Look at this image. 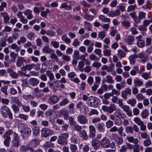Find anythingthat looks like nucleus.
Listing matches in <instances>:
<instances>
[{
  "label": "nucleus",
  "mask_w": 152,
  "mask_h": 152,
  "mask_svg": "<svg viewBox=\"0 0 152 152\" xmlns=\"http://www.w3.org/2000/svg\"><path fill=\"white\" fill-rule=\"evenodd\" d=\"M0 112L2 116L4 118H7L8 116L10 119L13 118L12 114L10 108L6 105L1 106L0 109Z\"/></svg>",
  "instance_id": "nucleus-1"
},
{
  "label": "nucleus",
  "mask_w": 152,
  "mask_h": 152,
  "mask_svg": "<svg viewBox=\"0 0 152 152\" xmlns=\"http://www.w3.org/2000/svg\"><path fill=\"white\" fill-rule=\"evenodd\" d=\"M99 99L97 98L91 96L89 98H86V102L90 106L96 107L99 103Z\"/></svg>",
  "instance_id": "nucleus-2"
},
{
  "label": "nucleus",
  "mask_w": 152,
  "mask_h": 152,
  "mask_svg": "<svg viewBox=\"0 0 152 152\" xmlns=\"http://www.w3.org/2000/svg\"><path fill=\"white\" fill-rule=\"evenodd\" d=\"M18 130L21 133L27 136L31 134V129L23 124H19Z\"/></svg>",
  "instance_id": "nucleus-3"
},
{
  "label": "nucleus",
  "mask_w": 152,
  "mask_h": 152,
  "mask_svg": "<svg viewBox=\"0 0 152 152\" xmlns=\"http://www.w3.org/2000/svg\"><path fill=\"white\" fill-rule=\"evenodd\" d=\"M49 86L50 87L53 89L54 91H56L58 88H64V85L63 84L60 83L59 80H57L53 83L48 82Z\"/></svg>",
  "instance_id": "nucleus-4"
},
{
  "label": "nucleus",
  "mask_w": 152,
  "mask_h": 152,
  "mask_svg": "<svg viewBox=\"0 0 152 152\" xmlns=\"http://www.w3.org/2000/svg\"><path fill=\"white\" fill-rule=\"evenodd\" d=\"M102 110L105 112L111 113L116 110V107L115 104H111L110 106H103L102 107Z\"/></svg>",
  "instance_id": "nucleus-5"
},
{
  "label": "nucleus",
  "mask_w": 152,
  "mask_h": 152,
  "mask_svg": "<svg viewBox=\"0 0 152 152\" xmlns=\"http://www.w3.org/2000/svg\"><path fill=\"white\" fill-rule=\"evenodd\" d=\"M41 136L44 137H46L49 136L54 134V132L50 129L46 128H43L41 130Z\"/></svg>",
  "instance_id": "nucleus-6"
},
{
  "label": "nucleus",
  "mask_w": 152,
  "mask_h": 152,
  "mask_svg": "<svg viewBox=\"0 0 152 152\" xmlns=\"http://www.w3.org/2000/svg\"><path fill=\"white\" fill-rule=\"evenodd\" d=\"M100 144L103 148H108L110 146V140L107 137H104L100 141Z\"/></svg>",
  "instance_id": "nucleus-7"
},
{
  "label": "nucleus",
  "mask_w": 152,
  "mask_h": 152,
  "mask_svg": "<svg viewBox=\"0 0 152 152\" xmlns=\"http://www.w3.org/2000/svg\"><path fill=\"white\" fill-rule=\"evenodd\" d=\"M13 138L12 142V145L13 147H17L19 144L20 140L18 134L15 133H13Z\"/></svg>",
  "instance_id": "nucleus-8"
},
{
  "label": "nucleus",
  "mask_w": 152,
  "mask_h": 152,
  "mask_svg": "<svg viewBox=\"0 0 152 152\" xmlns=\"http://www.w3.org/2000/svg\"><path fill=\"white\" fill-rule=\"evenodd\" d=\"M134 145L129 142H126V145H123L119 150L120 152H126L127 149L132 150L133 148Z\"/></svg>",
  "instance_id": "nucleus-9"
},
{
  "label": "nucleus",
  "mask_w": 152,
  "mask_h": 152,
  "mask_svg": "<svg viewBox=\"0 0 152 152\" xmlns=\"http://www.w3.org/2000/svg\"><path fill=\"white\" fill-rule=\"evenodd\" d=\"M60 99V98L58 96L55 95H52L50 96L48 100V102L50 104H54L57 103Z\"/></svg>",
  "instance_id": "nucleus-10"
},
{
  "label": "nucleus",
  "mask_w": 152,
  "mask_h": 152,
  "mask_svg": "<svg viewBox=\"0 0 152 152\" xmlns=\"http://www.w3.org/2000/svg\"><path fill=\"white\" fill-rule=\"evenodd\" d=\"M131 94V90L129 88H127L125 90L123 91L121 93V96L124 99H127L128 95H130Z\"/></svg>",
  "instance_id": "nucleus-11"
},
{
  "label": "nucleus",
  "mask_w": 152,
  "mask_h": 152,
  "mask_svg": "<svg viewBox=\"0 0 152 152\" xmlns=\"http://www.w3.org/2000/svg\"><path fill=\"white\" fill-rule=\"evenodd\" d=\"M142 36L139 35L136 37L137 40V46L140 48H142L145 46V42L144 41L141 39Z\"/></svg>",
  "instance_id": "nucleus-12"
},
{
  "label": "nucleus",
  "mask_w": 152,
  "mask_h": 152,
  "mask_svg": "<svg viewBox=\"0 0 152 152\" xmlns=\"http://www.w3.org/2000/svg\"><path fill=\"white\" fill-rule=\"evenodd\" d=\"M123 111L125 112L126 115L129 117H132V114L131 110L130 109L129 106L125 105L123 106L121 108Z\"/></svg>",
  "instance_id": "nucleus-13"
},
{
  "label": "nucleus",
  "mask_w": 152,
  "mask_h": 152,
  "mask_svg": "<svg viewBox=\"0 0 152 152\" xmlns=\"http://www.w3.org/2000/svg\"><path fill=\"white\" fill-rule=\"evenodd\" d=\"M113 139L116 142L117 145L118 146L123 143V138L121 137H119L117 135H115L114 136Z\"/></svg>",
  "instance_id": "nucleus-14"
},
{
  "label": "nucleus",
  "mask_w": 152,
  "mask_h": 152,
  "mask_svg": "<svg viewBox=\"0 0 152 152\" xmlns=\"http://www.w3.org/2000/svg\"><path fill=\"white\" fill-rule=\"evenodd\" d=\"M39 82V80L34 77L31 78L28 80V84L33 86H37Z\"/></svg>",
  "instance_id": "nucleus-15"
},
{
  "label": "nucleus",
  "mask_w": 152,
  "mask_h": 152,
  "mask_svg": "<svg viewBox=\"0 0 152 152\" xmlns=\"http://www.w3.org/2000/svg\"><path fill=\"white\" fill-rule=\"evenodd\" d=\"M1 16L3 18L4 22L5 23H7L10 19V17L8 14L6 12H2L0 13Z\"/></svg>",
  "instance_id": "nucleus-16"
},
{
  "label": "nucleus",
  "mask_w": 152,
  "mask_h": 152,
  "mask_svg": "<svg viewBox=\"0 0 152 152\" xmlns=\"http://www.w3.org/2000/svg\"><path fill=\"white\" fill-rule=\"evenodd\" d=\"M124 42L128 45L132 44L134 40V38L133 36L129 35L124 38Z\"/></svg>",
  "instance_id": "nucleus-17"
},
{
  "label": "nucleus",
  "mask_w": 152,
  "mask_h": 152,
  "mask_svg": "<svg viewBox=\"0 0 152 152\" xmlns=\"http://www.w3.org/2000/svg\"><path fill=\"white\" fill-rule=\"evenodd\" d=\"M126 139L129 142L132 143L134 144H137L139 142L138 139L134 138L133 136H127Z\"/></svg>",
  "instance_id": "nucleus-18"
},
{
  "label": "nucleus",
  "mask_w": 152,
  "mask_h": 152,
  "mask_svg": "<svg viewBox=\"0 0 152 152\" xmlns=\"http://www.w3.org/2000/svg\"><path fill=\"white\" fill-rule=\"evenodd\" d=\"M92 145L95 150L98 149L100 147V143L99 141L96 139H93L92 141Z\"/></svg>",
  "instance_id": "nucleus-19"
},
{
  "label": "nucleus",
  "mask_w": 152,
  "mask_h": 152,
  "mask_svg": "<svg viewBox=\"0 0 152 152\" xmlns=\"http://www.w3.org/2000/svg\"><path fill=\"white\" fill-rule=\"evenodd\" d=\"M96 127L100 132H104L105 131L104 124L103 123H98L97 124Z\"/></svg>",
  "instance_id": "nucleus-20"
},
{
  "label": "nucleus",
  "mask_w": 152,
  "mask_h": 152,
  "mask_svg": "<svg viewBox=\"0 0 152 152\" xmlns=\"http://www.w3.org/2000/svg\"><path fill=\"white\" fill-rule=\"evenodd\" d=\"M133 83L135 87H140L143 85V82L139 79L135 78L133 80Z\"/></svg>",
  "instance_id": "nucleus-21"
},
{
  "label": "nucleus",
  "mask_w": 152,
  "mask_h": 152,
  "mask_svg": "<svg viewBox=\"0 0 152 152\" xmlns=\"http://www.w3.org/2000/svg\"><path fill=\"white\" fill-rule=\"evenodd\" d=\"M12 28L8 26H4V29L2 31L4 34V37H7L8 36V34L7 32H10L12 30Z\"/></svg>",
  "instance_id": "nucleus-22"
},
{
  "label": "nucleus",
  "mask_w": 152,
  "mask_h": 152,
  "mask_svg": "<svg viewBox=\"0 0 152 152\" xmlns=\"http://www.w3.org/2000/svg\"><path fill=\"white\" fill-rule=\"evenodd\" d=\"M34 66L33 64H27L25 66L22 67L20 69L22 71H24L26 73V70L30 71L33 67H34Z\"/></svg>",
  "instance_id": "nucleus-23"
},
{
  "label": "nucleus",
  "mask_w": 152,
  "mask_h": 152,
  "mask_svg": "<svg viewBox=\"0 0 152 152\" xmlns=\"http://www.w3.org/2000/svg\"><path fill=\"white\" fill-rule=\"evenodd\" d=\"M8 72L10 75L11 77L13 78L16 79L18 77V73L14 71L11 69H9L7 70Z\"/></svg>",
  "instance_id": "nucleus-24"
},
{
  "label": "nucleus",
  "mask_w": 152,
  "mask_h": 152,
  "mask_svg": "<svg viewBox=\"0 0 152 152\" xmlns=\"http://www.w3.org/2000/svg\"><path fill=\"white\" fill-rule=\"evenodd\" d=\"M29 150L31 152H32L33 151L32 148L29 147L27 146L22 145L21 146L20 151L22 152H26V151Z\"/></svg>",
  "instance_id": "nucleus-25"
},
{
  "label": "nucleus",
  "mask_w": 152,
  "mask_h": 152,
  "mask_svg": "<svg viewBox=\"0 0 152 152\" xmlns=\"http://www.w3.org/2000/svg\"><path fill=\"white\" fill-rule=\"evenodd\" d=\"M24 60V57L18 56L16 63V65L17 66L20 67L23 63Z\"/></svg>",
  "instance_id": "nucleus-26"
},
{
  "label": "nucleus",
  "mask_w": 152,
  "mask_h": 152,
  "mask_svg": "<svg viewBox=\"0 0 152 152\" xmlns=\"http://www.w3.org/2000/svg\"><path fill=\"white\" fill-rule=\"evenodd\" d=\"M24 14L27 16V18L30 20L32 19L33 17V16L32 14V11L29 10H27L24 11Z\"/></svg>",
  "instance_id": "nucleus-27"
},
{
  "label": "nucleus",
  "mask_w": 152,
  "mask_h": 152,
  "mask_svg": "<svg viewBox=\"0 0 152 152\" xmlns=\"http://www.w3.org/2000/svg\"><path fill=\"white\" fill-rule=\"evenodd\" d=\"M141 76L144 79L148 80L151 78V72H144L142 74Z\"/></svg>",
  "instance_id": "nucleus-28"
},
{
  "label": "nucleus",
  "mask_w": 152,
  "mask_h": 152,
  "mask_svg": "<svg viewBox=\"0 0 152 152\" xmlns=\"http://www.w3.org/2000/svg\"><path fill=\"white\" fill-rule=\"evenodd\" d=\"M126 54L124 52L121 50H118L117 56L120 59L126 57Z\"/></svg>",
  "instance_id": "nucleus-29"
},
{
  "label": "nucleus",
  "mask_w": 152,
  "mask_h": 152,
  "mask_svg": "<svg viewBox=\"0 0 152 152\" xmlns=\"http://www.w3.org/2000/svg\"><path fill=\"white\" fill-rule=\"evenodd\" d=\"M57 142L60 145H64V144H67V141H65L64 139H63L60 135L58 136Z\"/></svg>",
  "instance_id": "nucleus-30"
},
{
  "label": "nucleus",
  "mask_w": 152,
  "mask_h": 152,
  "mask_svg": "<svg viewBox=\"0 0 152 152\" xmlns=\"http://www.w3.org/2000/svg\"><path fill=\"white\" fill-rule=\"evenodd\" d=\"M68 113V111L66 110H62L60 112V114L64 116V119L66 120H67L69 117Z\"/></svg>",
  "instance_id": "nucleus-31"
},
{
  "label": "nucleus",
  "mask_w": 152,
  "mask_h": 152,
  "mask_svg": "<svg viewBox=\"0 0 152 152\" xmlns=\"http://www.w3.org/2000/svg\"><path fill=\"white\" fill-rule=\"evenodd\" d=\"M136 54H134L130 56L129 57L130 63L131 64H134L135 62V58H137Z\"/></svg>",
  "instance_id": "nucleus-32"
},
{
  "label": "nucleus",
  "mask_w": 152,
  "mask_h": 152,
  "mask_svg": "<svg viewBox=\"0 0 152 152\" xmlns=\"http://www.w3.org/2000/svg\"><path fill=\"white\" fill-rule=\"evenodd\" d=\"M10 47L12 49L15 50L16 52H19L20 50V47L18 46L15 43L12 44Z\"/></svg>",
  "instance_id": "nucleus-33"
},
{
  "label": "nucleus",
  "mask_w": 152,
  "mask_h": 152,
  "mask_svg": "<svg viewBox=\"0 0 152 152\" xmlns=\"http://www.w3.org/2000/svg\"><path fill=\"white\" fill-rule=\"evenodd\" d=\"M60 8H64L65 10H69L72 9L70 5H67V3H62L60 6Z\"/></svg>",
  "instance_id": "nucleus-34"
},
{
  "label": "nucleus",
  "mask_w": 152,
  "mask_h": 152,
  "mask_svg": "<svg viewBox=\"0 0 152 152\" xmlns=\"http://www.w3.org/2000/svg\"><path fill=\"white\" fill-rule=\"evenodd\" d=\"M99 19L101 20L102 21L104 22L108 23L110 22V18H106L105 16L101 15L99 16Z\"/></svg>",
  "instance_id": "nucleus-35"
},
{
  "label": "nucleus",
  "mask_w": 152,
  "mask_h": 152,
  "mask_svg": "<svg viewBox=\"0 0 152 152\" xmlns=\"http://www.w3.org/2000/svg\"><path fill=\"white\" fill-rule=\"evenodd\" d=\"M149 112L146 109L144 110L141 113V117L143 118H146L148 116Z\"/></svg>",
  "instance_id": "nucleus-36"
},
{
  "label": "nucleus",
  "mask_w": 152,
  "mask_h": 152,
  "mask_svg": "<svg viewBox=\"0 0 152 152\" xmlns=\"http://www.w3.org/2000/svg\"><path fill=\"white\" fill-rule=\"evenodd\" d=\"M136 100L135 99H129L127 101V103L128 104H130L132 107H134L135 106V105L136 103Z\"/></svg>",
  "instance_id": "nucleus-37"
},
{
  "label": "nucleus",
  "mask_w": 152,
  "mask_h": 152,
  "mask_svg": "<svg viewBox=\"0 0 152 152\" xmlns=\"http://www.w3.org/2000/svg\"><path fill=\"white\" fill-rule=\"evenodd\" d=\"M62 40L64 41L66 44H69L71 42V39L68 38L67 36L66 35H64L61 37Z\"/></svg>",
  "instance_id": "nucleus-38"
},
{
  "label": "nucleus",
  "mask_w": 152,
  "mask_h": 152,
  "mask_svg": "<svg viewBox=\"0 0 152 152\" xmlns=\"http://www.w3.org/2000/svg\"><path fill=\"white\" fill-rule=\"evenodd\" d=\"M115 113L116 116L119 117L121 118H124L126 117V115L125 114L123 113L121 111L119 110H117L115 112Z\"/></svg>",
  "instance_id": "nucleus-39"
},
{
  "label": "nucleus",
  "mask_w": 152,
  "mask_h": 152,
  "mask_svg": "<svg viewBox=\"0 0 152 152\" xmlns=\"http://www.w3.org/2000/svg\"><path fill=\"white\" fill-rule=\"evenodd\" d=\"M53 146V144L51 143L50 141L45 142L43 145V147L45 148L52 147Z\"/></svg>",
  "instance_id": "nucleus-40"
},
{
  "label": "nucleus",
  "mask_w": 152,
  "mask_h": 152,
  "mask_svg": "<svg viewBox=\"0 0 152 152\" xmlns=\"http://www.w3.org/2000/svg\"><path fill=\"white\" fill-rule=\"evenodd\" d=\"M106 32L104 31H102L99 32L98 34V37L101 39L103 40L106 36Z\"/></svg>",
  "instance_id": "nucleus-41"
},
{
  "label": "nucleus",
  "mask_w": 152,
  "mask_h": 152,
  "mask_svg": "<svg viewBox=\"0 0 152 152\" xmlns=\"http://www.w3.org/2000/svg\"><path fill=\"white\" fill-rule=\"evenodd\" d=\"M11 108L15 113H18L20 111L19 107L15 104H12Z\"/></svg>",
  "instance_id": "nucleus-42"
},
{
  "label": "nucleus",
  "mask_w": 152,
  "mask_h": 152,
  "mask_svg": "<svg viewBox=\"0 0 152 152\" xmlns=\"http://www.w3.org/2000/svg\"><path fill=\"white\" fill-rule=\"evenodd\" d=\"M23 98L26 100H31L34 99L33 96L30 94L28 95H23Z\"/></svg>",
  "instance_id": "nucleus-43"
},
{
  "label": "nucleus",
  "mask_w": 152,
  "mask_h": 152,
  "mask_svg": "<svg viewBox=\"0 0 152 152\" xmlns=\"http://www.w3.org/2000/svg\"><path fill=\"white\" fill-rule=\"evenodd\" d=\"M103 52L104 56H108L111 54V51L110 49H104L103 50Z\"/></svg>",
  "instance_id": "nucleus-44"
},
{
  "label": "nucleus",
  "mask_w": 152,
  "mask_h": 152,
  "mask_svg": "<svg viewBox=\"0 0 152 152\" xmlns=\"http://www.w3.org/2000/svg\"><path fill=\"white\" fill-rule=\"evenodd\" d=\"M12 100L15 104H17L18 106H20L22 104L21 102L20 101L19 98L17 97H13Z\"/></svg>",
  "instance_id": "nucleus-45"
},
{
  "label": "nucleus",
  "mask_w": 152,
  "mask_h": 152,
  "mask_svg": "<svg viewBox=\"0 0 152 152\" xmlns=\"http://www.w3.org/2000/svg\"><path fill=\"white\" fill-rule=\"evenodd\" d=\"M133 121L136 124L139 126L142 124L143 122L139 118L137 117L134 118Z\"/></svg>",
  "instance_id": "nucleus-46"
},
{
  "label": "nucleus",
  "mask_w": 152,
  "mask_h": 152,
  "mask_svg": "<svg viewBox=\"0 0 152 152\" xmlns=\"http://www.w3.org/2000/svg\"><path fill=\"white\" fill-rule=\"evenodd\" d=\"M8 88L7 86H2L1 88V91L2 93H4L5 95H8L7 92Z\"/></svg>",
  "instance_id": "nucleus-47"
},
{
  "label": "nucleus",
  "mask_w": 152,
  "mask_h": 152,
  "mask_svg": "<svg viewBox=\"0 0 152 152\" xmlns=\"http://www.w3.org/2000/svg\"><path fill=\"white\" fill-rule=\"evenodd\" d=\"M134 26H135V27H132L130 29V31L132 32V34L133 35H135L138 34V32L136 28V27L137 26V25L135 24H134Z\"/></svg>",
  "instance_id": "nucleus-48"
},
{
  "label": "nucleus",
  "mask_w": 152,
  "mask_h": 152,
  "mask_svg": "<svg viewBox=\"0 0 152 152\" xmlns=\"http://www.w3.org/2000/svg\"><path fill=\"white\" fill-rule=\"evenodd\" d=\"M106 82L109 83H112L113 82V79L112 77L110 75H107L106 77Z\"/></svg>",
  "instance_id": "nucleus-49"
},
{
  "label": "nucleus",
  "mask_w": 152,
  "mask_h": 152,
  "mask_svg": "<svg viewBox=\"0 0 152 152\" xmlns=\"http://www.w3.org/2000/svg\"><path fill=\"white\" fill-rule=\"evenodd\" d=\"M15 132H14V133ZM12 134H13V132L12 130H9L7 131L4 134L3 137L4 138H7L8 137H10V135Z\"/></svg>",
  "instance_id": "nucleus-50"
},
{
  "label": "nucleus",
  "mask_w": 152,
  "mask_h": 152,
  "mask_svg": "<svg viewBox=\"0 0 152 152\" xmlns=\"http://www.w3.org/2000/svg\"><path fill=\"white\" fill-rule=\"evenodd\" d=\"M32 130L33 134L36 135L39 134V128L38 127L35 126L33 128Z\"/></svg>",
  "instance_id": "nucleus-51"
},
{
  "label": "nucleus",
  "mask_w": 152,
  "mask_h": 152,
  "mask_svg": "<svg viewBox=\"0 0 152 152\" xmlns=\"http://www.w3.org/2000/svg\"><path fill=\"white\" fill-rule=\"evenodd\" d=\"M18 55V53H16L14 52L10 53V56L11 58H12L11 60L12 61H15V59L17 58Z\"/></svg>",
  "instance_id": "nucleus-52"
},
{
  "label": "nucleus",
  "mask_w": 152,
  "mask_h": 152,
  "mask_svg": "<svg viewBox=\"0 0 152 152\" xmlns=\"http://www.w3.org/2000/svg\"><path fill=\"white\" fill-rule=\"evenodd\" d=\"M136 7V5L135 4L130 5L127 8V11L128 12L133 11Z\"/></svg>",
  "instance_id": "nucleus-53"
},
{
  "label": "nucleus",
  "mask_w": 152,
  "mask_h": 152,
  "mask_svg": "<svg viewBox=\"0 0 152 152\" xmlns=\"http://www.w3.org/2000/svg\"><path fill=\"white\" fill-rule=\"evenodd\" d=\"M79 122L82 124H84L86 123L85 117L82 116H79L78 117Z\"/></svg>",
  "instance_id": "nucleus-54"
},
{
  "label": "nucleus",
  "mask_w": 152,
  "mask_h": 152,
  "mask_svg": "<svg viewBox=\"0 0 152 152\" xmlns=\"http://www.w3.org/2000/svg\"><path fill=\"white\" fill-rule=\"evenodd\" d=\"M18 117L25 121L28 119V116L27 115L22 113L20 114L19 115Z\"/></svg>",
  "instance_id": "nucleus-55"
},
{
  "label": "nucleus",
  "mask_w": 152,
  "mask_h": 152,
  "mask_svg": "<svg viewBox=\"0 0 152 152\" xmlns=\"http://www.w3.org/2000/svg\"><path fill=\"white\" fill-rule=\"evenodd\" d=\"M89 59L91 60L97 61L99 60V58L94 54L90 55L89 56Z\"/></svg>",
  "instance_id": "nucleus-56"
},
{
  "label": "nucleus",
  "mask_w": 152,
  "mask_h": 152,
  "mask_svg": "<svg viewBox=\"0 0 152 152\" xmlns=\"http://www.w3.org/2000/svg\"><path fill=\"white\" fill-rule=\"evenodd\" d=\"M20 106L22 107L23 110L25 112L27 113L30 111V108L29 106H26L22 104Z\"/></svg>",
  "instance_id": "nucleus-57"
},
{
  "label": "nucleus",
  "mask_w": 152,
  "mask_h": 152,
  "mask_svg": "<svg viewBox=\"0 0 152 152\" xmlns=\"http://www.w3.org/2000/svg\"><path fill=\"white\" fill-rule=\"evenodd\" d=\"M52 46L55 48H58L59 46V43L58 42L56 41H52L51 42Z\"/></svg>",
  "instance_id": "nucleus-58"
},
{
  "label": "nucleus",
  "mask_w": 152,
  "mask_h": 152,
  "mask_svg": "<svg viewBox=\"0 0 152 152\" xmlns=\"http://www.w3.org/2000/svg\"><path fill=\"white\" fill-rule=\"evenodd\" d=\"M126 132L127 133H132L133 132L132 127L131 126H127L126 128Z\"/></svg>",
  "instance_id": "nucleus-59"
},
{
  "label": "nucleus",
  "mask_w": 152,
  "mask_h": 152,
  "mask_svg": "<svg viewBox=\"0 0 152 152\" xmlns=\"http://www.w3.org/2000/svg\"><path fill=\"white\" fill-rule=\"evenodd\" d=\"M50 12L49 10L48 9H47L45 11H42L41 12L40 15L42 17H46L47 15V13Z\"/></svg>",
  "instance_id": "nucleus-60"
},
{
  "label": "nucleus",
  "mask_w": 152,
  "mask_h": 152,
  "mask_svg": "<svg viewBox=\"0 0 152 152\" xmlns=\"http://www.w3.org/2000/svg\"><path fill=\"white\" fill-rule=\"evenodd\" d=\"M137 58H143L147 56L145 55V53L143 52H142L139 53L138 55H136V56Z\"/></svg>",
  "instance_id": "nucleus-61"
},
{
  "label": "nucleus",
  "mask_w": 152,
  "mask_h": 152,
  "mask_svg": "<svg viewBox=\"0 0 152 152\" xmlns=\"http://www.w3.org/2000/svg\"><path fill=\"white\" fill-rule=\"evenodd\" d=\"M101 64L99 62H95L93 63L92 66L98 69L101 66Z\"/></svg>",
  "instance_id": "nucleus-62"
},
{
  "label": "nucleus",
  "mask_w": 152,
  "mask_h": 152,
  "mask_svg": "<svg viewBox=\"0 0 152 152\" xmlns=\"http://www.w3.org/2000/svg\"><path fill=\"white\" fill-rule=\"evenodd\" d=\"M143 144L145 146H148L151 144V140L149 139L145 140L143 141Z\"/></svg>",
  "instance_id": "nucleus-63"
},
{
  "label": "nucleus",
  "mask_w": 152,
  "mask_h": 152,
  "mask_svg": "<svg viewBox=\"0 0 152 152\" xmlns=\"http://www.w3.org/2000/svg\"><path fill=\"white\" fill-rule=\"evenodd\" d=\"M38 142L36 140H34L30 143V145L32 147H35L38 144Z\"/></svg>",
  "instance_id": "nucleus-64"
}]
</instances>
